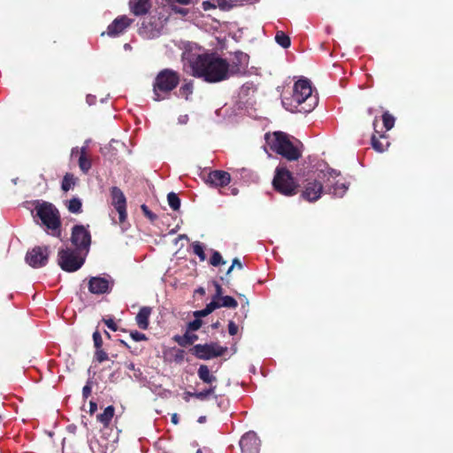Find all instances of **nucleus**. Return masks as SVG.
<instances>
[{
	"label": "nucleus",
	"instance_id": "1",
	"mask_svg": "<svg viewBox=\"0 0 453 453\" xmlns=\"http://www.w3.org/2000/svg\"><path fill=\"white\" fill-rule=\"evenodd\" d=\"M192 74L207 82H219L231 77L235 69L227 68L226 59L215 54H201L189 60Z\"/></svg>",
	"mask_w": 453,
	"mask_h": 453
},
{
	"label": "nucleus",
	"instance_id": "2",
	"mask_svg": "<svg viewBox=\"0 0 453 453\" xmlns=\"http://www.w3.org/2000/svg\"><path fill=\"white\" fill-rule=\"evenodd\" d=\"M283 107L290 112L309 113L318 104V97L312 94L308 80H299L293 88V93L281 99Z\"/></svg>",
	"mask_w": 453,
	"mask_h": 453
},
{
	"label": "nucleus",
	"instance_id": "3",
	"mask_svg": "<svg viewBox=\"0 0 453 453\" xmlns=\"http://www.w3.org/2000/svg\"><path fill=\"white\" fill-rule=\"evenodd\" d=\"M266 145L273 151L283 156L288 160H297L301 157V151L294 145L288 135L282 132H274L265 135Z\"/></svg>",
	"mask_w": 453,
	"mask_h": 453
},
{
	"label": "nucleus",
	"instance_id": "4",
	"mask_svg": "<svg viewBox=\"0 0 453 453\" xmlns=\"http://www.w3.org/2000/svg\"><path fill=\"white\" fill-rule=\"evenodd\" d=\"M180 75L172 69L160 71L153 83V99L162 101L168 97L169 93L177 87Z\"/></svg>",
	"mask_w": 453,
	"mask_h": 453
},
{
	"label": "nucleus",
	"instance_id": "5",
	"mask_svg": "<svg viewBox=\"0 0 453 453\" xmlns=\"http://www.w3.org/2000/svg\"><path fill=\"white\" fill-rule=\"evenodd\" d=\"M35 216L38 217L42 225L55 235L60 226L59 213L57 208L48 202H37L35 207Z\"/></svg>",
	"mask_w": 453,
	"mask_h": 453
},
{
	"label": "nucleus",
	"instance_id": "6",
	"mask_svg": "<svg viewBox=\"0 0 453 453\" xmlns=\"http://www.w3.org/2000/svg\"><path fill=\"white\" fill-rule=\"evenodd\" d=\"M273 184L277 191L285 196L296 194L297 185L291 173L284 167H277Z\"/></svg>",
	"mask_w": 453,
	"mask_h": 453
},
{
	"label": "nucleus",
	"instance_id": "7",
	"mask_svg": "<svg viewBox=\"0 0 453 453\" xmlns=\"http://www.w3.org/2000/svg\"><path fill=\"white\" fill-rule=\"evenodd\" d=\"M84 264V257L77 250L63 249L58 251V265L66 272H75Z\"/></svg>",
	"mask_w": 453,
	"mask_h": 453
},
{
	"label": "nucleus",
	"instance_id": "8",
	"mask_svg": "<svg viewBox=\"0 0 453 453\" xmlns=\"http://www.w3.org/2000/svg\"><path fill=\"white\" fill-rule=\"evenodd\" d=\"M167 21V17H159L157 20L154 17L145 19L139 28V35L145 39H154L158 37L163 27Z\"/></svg>",
	"mask_w": 453,
	"mask_h": 453
},
{
	"label": "nucleus",
	"instance_id": "9",
	"mask_svg": "<svg viewBox=\"0 0 453 453\" xmlns=\"http://www.w3.org/2000/svg\"><path fill=\"white\" fill-rule=\"evenodd\" d=\"M226 347H222L216 342L196 344L193 348L196 357L203 360L220 357L226 351Z\"/></svg>",
	"mask_w": 453,
	"mask_h": 453
},
{
	"label": "nucleus",
	"instance_id": "10",
	"mask_svg": "<svg viewBox=\"0 0 453 453\" xmlns=\"http://www.w3.org/2000/svg\"><path fill=\"white\" fill-rule=\"evenodd\" d=\"M71 242L76 247L77 250L81 252L86 250V252H88L91 242L89 231L84 226H74L72 230Z\"/></svg>",
	"mask_w": 453,
	"mask_h": 453
},
{
	"label": "nucleus",
	"instance_id": "11",
	"mask_svg": "<svg viewBox=\"0 0 453 453\" xmlns=\"http://www.w3.org/2000/svg\"><path fill=\"white\" fill-rule=\"evenodd\" d=\"M50 250L47 246L35 247L27 251L26 255V262L34 268L44 266L49 258Z\"/></svg>",
	"mask_w": 453,
	"mask_h": 453
},
{
	"label": "nucleus",
	"instance_id": "12",
	"mask_svg": "<svg viewBox=\"0 0 453 453\" xmlns=\"http://www.w3.org/2000/svg\"><path fill=\"white\" fill-rule=\"evenodd\" d=\"M111 204L119 213V224L127 219V200L124 193L118 187L111 188Z\"/></svg>",
	"mask_w": 453,
	"mask_h": 453
},
{
	"label": "nucleus",
	"instance_id": "13",
	"mask_svg": "<svg viewBox=\"0 0 453 453\" xmlns=\"http://www.w3.org/2000/svg\"><path fill=\"white\" fill-rule=\"evenodd\" d=\"M133 21L125 15L119 16L108 26L106 34L111 37H117L123 34Z\"/></svg>",
	"mask_w": 453,
	"mask_h": 453
},
{
	"label": "nucleus",
	"instance_id": "14",
	"mask_svg": "<svg viewBox=\"0 0 453 453\" xmlns=\"http://www.w3.org/2000/svg\"><path fill=\"white\" fill-rule=\"evenodd\" d=\"M260 441L253 431L246 433L240 440L242 453H258Z\"/></svg>",
	"mask_w": 453,
	"mask_h": 453
},
{
	"label": "nucleus",
	"instance_id": "15",
	"mask_svg": "<svg viewBox=\"0 0 453 453\" xmlns=\"http://www.w3.org/2000/svg\"><path fill=\"white\" fill-rule=\"evenodd\" d=\"M248 65L249 56L244 52L237 51L234 53L232 62H227V68L235 69L234 72L231 73V76H233L245 73Z\"/></svg>",
	"mask_w": 453,
	"mask_h": 453
},
{
	"label": "nucleus",
	"instance_id": "16",
	"mask_svg": "<svg viewBox=\"0 0 453 453\" xmlns=\"http://www.w3.org/2000/svg\"><path fill=\"white\" fill-rule=\"evenodd\" d=\"M328 179L327 181L330 183L331 187L328 188V192L333 194L334 196L342 197L346 193L349 186L344 182H334V179L339 175V173L334 169H328Z\"/></svg>",
	"mask_w": 453,
	"mask_h": 453
},
{
	"label": "nucleus",
	"instance_id": "17",
	"mask_svg": "<svg viewBox=\"0 0 453 453\" xmlns=\"http://www.w3.org/2000/svg\"><path fill=\"white\" fill-rule=\"evenodd\" d=\"M231 176L227 172L215 170L211 171L206 179V183L212 187H226L230 183Z\"/></svg>",
	"mask_w": 453,
	"mask_h": 453
},
{
	"label": "nucleus",
	"instance_id": "18",
	"mask_svg": "<svg viewBox=\"0 0 453 453\" xmlns=\"http://www.w3.org/2000/svg\"><path fill=\"white\" fill-rule=\"evenodd\" d=\"M322 190L323 186L319 181L311 180L305 185L302 196L309 202H314L320 197Z\"/></svg>",
	"mask_w": 453,
	"mask_h": 453
},
{
	"label": "nucleus",
	"instance_id": "19",
	"mask_svg": "<svg viewBox=\"0 0 453 453\" xmlns=\"http://www.w3.org/2000/svg\"><path fill=\"white\" fill-rule=\"evenodd\" d=\"M111 283L104 277H91L88 280V289L92 294L101 295L107 293Z\"/></svg>",
	"mask_w": 453,
	"mask_h": 453
},
{
	"label": "nucleus",
	"instance_id": "20",
	"mask_svg": "<svg viewBox=\"0 0 453 453\" xmlns=\"http://www.w3.org/2000/svg\"><path fill=\"white\" fill-rule=\"evenodd\" d=\"M129 6L131 12L139 16L148 12L151 7V2L150 0H130Z\"/></svg>",
	"mask_w": 453,
	"mask_h": 453
},
{
	"label": "nucleus",
	"instance_id": "21",
	"mask_svg": "<svg viewBox=\"0 0 453 453\" xmlns=\"http://www.w3.org/2000/svg\"><path fill=\"white\" fill-rule=\"evenodd\" d=\"M151 314V308L148 306L142 307L135 317V321L141 329H147L149 326V319Z\"/></svg>",
	"mask_w": 453,
	"mask_h": 453
},
{
	"label": "nucleus",
	"instance_id": "22",
	"mask_svg": "<svg viewBox=\"0 0 453 453\" xmlns=\"http://www.w3.org/2000/svg\"><path fill=\"white\" fill-rule=\"evenodd\" d=\"M198 378L206 384L213 386L212 383L217 381V378L213 375L207 365H201L197 370Z\"/></svg>",
	"mask_w": 453,
	"mask_h": 453
},
{
	"label": "nucleus",
	"instance_id": "23",
	"mask_svg": "<svg viewBox=\"0 0 453 453\" xmlns=\"http://www.w3.org/2000/svg\"><path fill=\"white\" fill-rule=\"evenodd\" d=\"M190 332L191 331L188 330L186 332V334L182 336L175 335L174 341L176 342H178L179 345L183 346V347L194 343L198 339V337L196 334L190 333Z\"/></svg>",
	"mask_w": 453,
	"mask_h": 453
},
{
	"label": "nucleus",
	"instance_id": "24",
	"mask_svg": "<svg viewBox=\"0 0 453 453\" xmlns=\"http://www.w3.org/2000/svg\"><path fill=\"white\" fill-rule=\"evenodd\" d=\"M114 407L110 405L106 407L103 413L97 415V420L104 426H107L114 416Z\"/></svg>",
	"mask_w": 453,
	"mask_h": 453
},
{
	"label": "nucleus",
	"instance_id": "25",
	"mask_svg": "<svg viewBox=\"0 0 453 453\" xmlns=\"http://www.w3.org/2000/svg\"><path fill=\"white\" fill-rule=\"evenodd\" d=\"M276 42L284 49L290 46V38L282 31H278L275 35Z\"/></svg>",
	"mask_w": 453,
	"mask_h": 453
},
{
	"label": "nucleus",
	"instance_id": "26",
	"mask_svg": "<svg viewBox=\"0 0 453 453\" xmlns=\"http://www.w3.org/2000/svg\"><path fill=\"white\" fill-rule=\"evenodd\" d=\"M372 145L376 151L383 152L388 149L389 143L388 142H386L385 143L381 142L380 139L373 134L372 137Z\"/></svg>",
	"mask_w": 453,
	"mask_h": 453
},
{
	"label": "nucleus",
	"instance_id": "27",
	"mask_svg": "<svg viewBox=\"0 0 453 453\" xmlns=\"http://www.w3.org/2000/svg\"><path fill=\"white\" fill-rule=\"evenodd\" d=\"M167 201H168L169 206L173 211H177V210L180 209V198L178 197V196L175 193L170 192L167 195Z\"/></svg>",
	"mask_w": 453,
	"mask_h": 453
},
{
	"label": "nucleus",
	"instance_id": "28",
	"mask_svg": "<svg viewBox=\"0 0 453 453\" xmlns=\"http://www.w3.org/2000/svg\"><path fill=\"white\" fill-rule=\"evenodd\" d=\"M75 185V178L73 174L66 173L64 176L63 181H62V189L64 191L70 190L73 186Z\"/></svg>",
	"mask_w": 453,
	"mask_h": 453
},
{
	"label": "nucleus",
	"instance_id": "29",
	"mask_svg": "<svg viewBox=\"0 0 453 453\" xmlns=\"http://www.w3.org/2000/svg\"><path fill=\"white\" fill-rule=\"evenodd\" d=\"M219 300V307H226V308H236L237 307V302L234 298L229 296H221Z\"/></svg>",
	"mask_w": 453,
	"mask_h": 453
},
{
	"label": "nucleus",
	"instance_id": "30",
	"mask_svg": "<svg viewBox=\"0 0 453 453\" xmlns=\"http://www.w3.org/2000/svg\"><path fill=\"white\" fill-rule=\"evenodd\" d=\"M180 96L184 97L186 100L188 99V96L193 93V84L192 82H187L183 84L180 90Z\"/></svg>",
	"mask_w": 453,
	"mask_h": 453
},
{
	"label": "nucleus",
	"instance_id": "31",
	"mask_svg": "<svg viewBox=\"0 0 453 453\" xmlns=\"http://www.w3.org/2000/svg\"><path fill=\"white\" fill-rule=\"evenodd\" d=\"M79 166L83 173H88L91 168V162L86 156L80 155Z\"/></svg>",
	"mask_w": 453,
	"mask_h": 453
},
{
	"label": "nucleus",
	"instance_id": "32",
	"mask_svg": "<svg viewBox=\"0 0 453 453\" xmlns=\"http://www.w3.org/2000/svg\"><path fill=\"white\" fill-rule=\"evenodd\" d=\"M68 210L73 213H79L81 210V202L78 198H73L69 201Z\"/></svg>",
	"mask_w": 453,
	"mask_h": 453
},
{
	"label": "nucleus",
	"instance_id": "33",
	"mask_svg": "<svg viewBox=\"0 0 453 453\" xmlns=\"http://www.w3.org/2000/svg\"><path fill=\"white\" fill-rule=\"evenodd\" d=\"M383 125L386 130H390L395 125V118L388 112H385L382 116Z\"/></svg>",
	"mask_w": 453,
	"mask_h": 453
},
{
	"label": "nucleus",
	"instance_id": "34",
	"mask_svg": "<svg viewBox=\"0 0 453 453\" xmlns=\"http://www.w3.org/2000/svg\"><path fill=\"white\" fill-rule=\"evenodd\" d=\"M193 251L200 258L201 261H204L206 257L203 251V247L199 242L193 243Z\"/></svg>",
	"mask_w": 453,
	"mask_h": 453
},
{
	"label": "nucleus",
	"instance_id": "35",
	"mask_svg": "<svg viewBox=\"0 0 453 453\" xmlns=\"http://www.w3.org/2000/svg\"><path fill=\"white\" fill-rule=\"evenodd\" d=\"M215 389H216V386H210V388L208 389L201 391V392L194 393L193 395H194V397H196L199 400H204V399H206V397L208 395H210L211 394H213L215 392Z\"/></svg>",
	"mask_w": 453,
	"mask_h": 453
},
{
	"label": "nucleus",
	"instance_id": "36",
	"mask_svg": "<svg viewBox=\"0 0 453 453\" xmlns=\"http://www.w3.org/2000/svg\"><path fill=\"white\" fill-rule=\"evenodd\" d=\"M211 264L213 266H218L220 265H225L226 261L223 259L222 256L219 251H213L212 256L211 257Z\"/></svg>",
	"mask_w": 453,
	"mask_h": 453
},
{
	"label": "nucleus",
	"instance_id": "37",
	"mask_svg": "<svg viewBox=\"0 0 453 453\" xmlns=\"http://www.w3.org/2000/svg\"><path fill=\"white\" fill-rule=\"evenodd\" d=\"M202 326V320L200 319H194L188 324V330L191 332L197 331Z\"/></svg>",
	"mask_w": 453,
	"mask_h": 453
},
{
	"label": "nucleus",
	"instance_id": "38",
	"mask_svg": "<svg viewBox=\"0 0 453 453\" xmlns=\"http://www.w3.org/2000/svg\"><path fill=\"white\" fill-rule=\"evenodd\" d=\"M218 308H220L219 307V300L215 299L212 297V300L211 303H209L205 309L207 310V311L209 312V314H211L214 310L218 309Z\"/></svg>",
	"mask_w": 453,
	"mask_h": 453
},
{
	"label": "nucleus",
	"instance_id": "39",
	"mask_svg": "<svg viewBox=\"0 0 453 453\" xmlns=\"http://www.w3.org/2000/svg\"><path fill=\"white\" fill-rule=\"evenodd\" d=\"M93 341H94V345H95L96 349H100L102 347L103 340H102V336L99 332L96 331L93 334Z\"/></svg>",
	"mask_w": 453,
	"mask_h": 453
},
{
	"label": "nucleus",
	"instance_id": "40",
	"mask_svg": "<svg viewBox=\"0 0 453 453\" xmlns=\"http://www.w3.org/2000/svg\"><path fill=\"white\" fill-rule=\"evenodd\" d=\"M96 358L98 362L102 363L108 358V355L106 354V352H104L103 349H101V348L96 349Z\"/></svg>",
	"mask_w": 453,
	"mask_h": 453
},
{
	"label": "nucleus",
	"instance_id": "41",
	"mask_svg": "<svg viewBox=\"0 0 453 453\" xmlns=\"http://www.w3.org/2000/svg\"><path fill=\"white\" fill-rule=\"evenodd\" d=\"M131 338L135 342H141L146 340V336L144 334L134 331L130 334Z\"/></svg>",
	"mask_w": 453,
	"mask_h": 453
},
{
	"label": "nucleus",
	"instance_id": "42",
	"mask_svg": "<svg viewBox=\"0 0 453 453\" xmlns=\"http://www.w3.org/2000/svg\"><path fill=\"white\" fill-rule=\"evenodd\" d=\"M217 4L221 10H229L233 6L226 0H217Z\"/></svg>",
	"mask_w": 453,
	"mask_h": 453
},
{
	"label": "nucleus",
	"instance_id": "43",
	"mask_svg": "<svg viewBox=\"0 0 453 453\" xmlns=\"http://www.w3.org/2000/svg\"><path fill=\"white\" fill-rule=\"evenodd\" d=\"M238 332V326L235 325L234 322L233 321H230L228 323V333L231 334V335H235Z\"/></svg>",
	"mask_w": 453,
	"mask_h": 453
},
{
	"label": "nucleus",
	"instance_id": "44",
	"mask_svg": "<svg viewBox=\"0 0 453 453\" xmlns=\"http://www.w3.org/2000/svg\"><path fill=\"white\" fill-rule=\"evenodd\" d=\"M142 210L143 211V213L148 217L150 218V219H156V215H154L149 209L146 205L142 204Z\"/></svg>",
	"mask_w": 453,
	"mask_h": 453
},
{
	"label": "nucleus",
	"instance_id": "45",
	"mask_svg": "<svg viewBox=\"0 0 453 453\" xmlns=\"http://www.w3.org/2000/svg\"><path fill=\"white\" fill-rule=\"evenodd\" d=\"M209 315V312L207 311V310L204 308L203 310H200V311H196L194 312V316L196 318V319H200L201 317H205Z\"/></svg>",
	"mask_w": 453,
	"mask_h": 453
},
{
	"label": "nucleus",
	"instance_id": "46",
	"mask_svg": "<svg viewBox=\"0 0 453 453\" xmlns=\"http://www.w3.org/2000/svg\"><path fill=\"white\" fill-rule=\"evenodd\" d=\"M165 3L173 4L175 3L180 4H188L191 3L192 0H164Z\"/></svg>",
	"mask_w": 453,
	"mask_h": 453
},
{
	"label": "nucleus",
	"instance_id": "47",
	"mask_svg": "<svg viewBox=\"0 0 453 453\" xmlns=\"http://www.w3.org/2000/svg\"><path fill=\"white\" fill-rule=\"evenodd\" d=\"M216 294L213 298L219 300L222 295V288L219 283H215Z\"/></svg>",
	"mask_w": 453,
	"mask_h": 453
},
{
	"label": "nucleus",
	"instance_id": "48",
	"mask_svg": "<svg viewBox=\"0 0 453 453\" xmlns=\"http://www.w3.org/2000/svg\"><path fill=\"white\" fill-rule=\"evenodd\" d=\"M91 393V387L87 384L83 387L82 388V395L85 398L88 397V395H90Z\"/></svg>",
	"mask_w": 453,
	"mask_h": 453
},
{
	"label": "nucleus",
	"instance_id": "49",
	"mask_svg": "<svg viewBox=\"0 0 453 453\" xmlns=\"http://www.w3.org/2000/svg\"><path fill=\"white\" fill-rule=\"evenodd\" d=\"M105 324H106V326H107L110 329H111V330H113V331H116V330H117L116 324H115V322H114L112 319H110L105 320Z\"/></svg>",
	"mask_w": 453,
	"mask_h": 453
},
{
	"label": "nucleus",
	"instance_id": "50",
	"mask_svg": "<svg viewBox=\"0 0 453 453\" xmlns=\"http://www.w3.org/2000/svg\"><path fill=\"white\" fill-rule=\"evenodd\" d=\"M203 6L204 10H209L211 8H215L216 7V5L213 3H211V1H204L203 3Z\"/></svg>",
	"mask_w": 453,
	"mask_h": 453
},
{
	"label": "nucleus",
	"instance_id": "51",
	"mask_svg": "<svg viewBox=\"0 0 453 453\" xmlns=\"http://www.w3.org/2000/svg\"><path fill=\"white\" fill-rule=\"evenodd\" d=\"M97 410V405L95 402H90L89 403V412L90 414H93L94 412H96Z\"/></svg>",
	"mask_w": 453,
	"mask_h": 453
},
{
	"label": "nucleus",
	"instance_id": "52",
	"mask_svg": "<svg viewBox=\"0 0 453 453\" xmlns=\"http://www.w3.org/2000/svg\"><path fill=\"white\" fill-rule=\"evenodd\" d=\"M232 264H233V266L237 267L238 269H242V264L241 263V261L237 257H235L233 260Z\"/></svg>",
	"mask_w": 453,
	"mask_h": 453
},
{
	"label": "nucleus",
	"instance_id": "53",
	"mask_svg": "<svg viewBox=\"0 0 453 453\" xmlns=\"http://www.w3.org/2000/svg\"><path fill=\"white\" fill-rule=\"evenodd\" d=\"M86 100H87V103H88L89 105H92V104H95V102H96V97H95V96L88 95V96H87Z\"/></svg>",
	"mask_w": 453,
	"mask_h": 453
},
{
	"label": "nucleus",
	"instance_id": "54",
	"mask_svg": "<svg viewBox=\"0 0 453 453\" xmlns=\"http://www.w3.org/2000/svg\"><path fill=\"white\" fill-rule=\"evenodd\" d=\"M193 394H194V393L186 392V393L184 394V396H183L184 400H185L186 402H188V401L190 400V397H194Z\"/></svg>",
	"mask_w": 453,
	"mask_h": 453
},
{
	"label": "nucleus",
	"instance_id": "55",
	"mask_svg": "<svg viewBox=\"0 0 453 453\" xmlns=\"http://www.w3.org/2000/svg\"><path fill=\"white\" fill-rule=\"evenodd\" d=\"M187 121H188V116L187 115L180 116L179 118V123H180V124H186Z\"/></svg>",
	"mask_w": 453,
	"mask_h": 453
},
{
	"label": "nucleus",
	"instance_id": "56",
	"mask_svg": "<svg viewBox=\"0 0 453 453\" xmlns=\"http://www.w3.org/2000/svg\"><path fill=\"white\" fill-rule=\"evenodd\" d=\"M176 12H179V13H181V14H186L187 13V11L182 9V8H175L174 9Z\"/></svg>",
	"mask_w": 453,
	"mask_h": 453
},
{
	"label": "nucleus",
	"instance_id": "57",
	"mask_svg": "<svg viewBox=\"0 0 453 453\" xmlns=\"http://www.w3.org/2000/svg\"><path fill=\"white\" fill-rule=\"evenodd\" d=\"M172 422L174 423V424H177L178 423V417H177V414H173L172 416Z\"/></svg>",
	"mask_w": 453,
	"mask_h": 453
},
{
	"label": "nucleus",
	"instance_id": "58",
	"mask_svg": "<svg viewBox=\"0 0 453 453\" xmlns=\"http://www.w3.org/2000/svg\"><path fill=\"white\" fill-rule=\"evenodd\" d=\"M127 369H129V370H134V364H133V363H128V364H127Z\"/></svg>",
	"mask_w": 453,
	"mask_h": 453
},
{
	"label": "nucleus",
	"instance_id": "59",
	"mask_svg": "<svg viewBox=\"0 0 453 453\" xmlns=\"http://www.w3.org/2000/svg\"><path fill=\"white\" fill-rule=\"evenodd\" d=\"M79 152L77 148H73L71 152V157H74L75 154Z\"/></svg>",
	"mask_w": 453,
	"mask_h": 453
},
{
	"label": "nucleus",
	"instance_id": "60",
	"mask_svg": "<svg viewBox=\"0 0 453 453\" xmlns=\"http://www.w3.org/2000/svg\"><path fill=\"white\" fill-rule=\"evenodd\" d=\"M80 152H81V155H84V156H86V147H85V146H83V147L81 149V151H80Z\"/></svg>",
	"mask_w": 453,
	"mask_h": 453
},
{
	"label": "nucleus",
	"instance_id": "61",
	"mask_svg": "<svg viewBox=\"0 0 453 453\" xmlns=\"http://www.w3.org/2000/svg\"><path fill=\"white\" fill-rule=\"evenodd\" d=\"M234 268V266H233V265H232L228 268V270H227V272H226V275L230 274Z\"/></svg>",
	"mask_w": 453,
	"mask_h": 453
},
{
	"label": "nucleus",
	"instance_id": "62",
	"mask_svg": "<svg viewBox=\"0 0 453 453\" xmlns=\"http://www.w3.org/2000/svg\"><path fill=\"white\" fill-rule=\"evenodd\" d=\"M197 293L201 294V295H203L204 294V289L203 288H200L196 290Z\"/></svg>",
	"mask_w": 453,
	"mask_h": 453
},
{
	"label": "nucleus",
	"instance_id": "63",
	"mask_svg": "<svg viewBox=\"0 0 453 453\" xmlns=\"http://www.w3.org/2000/svg\"><path fill=\"white\" fill-rule=\"evenodd\" d=\"M179 239H187V236L185 234L180 235Z\"/></svg>",
	"mask_w": 453,
	"mask_h": 453
},
{
	"label": "nucleus",
	"instance_id": "64",
	"mask_svg": "<svg viewBox=\"0 0 453 453\" xmlns=\"http://www.w3.org/2000/svg\"><path fill=\"white\" fill-rule=\"evenodd\" d=\"M204 418H205L204 417H200V418H199V419H198V421H199V422H203V421L204 420Z\"/></svg>",
	"mask_w": 453,
	"mask_h": 453
}]
</instances>
